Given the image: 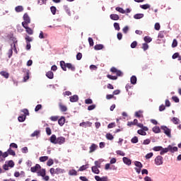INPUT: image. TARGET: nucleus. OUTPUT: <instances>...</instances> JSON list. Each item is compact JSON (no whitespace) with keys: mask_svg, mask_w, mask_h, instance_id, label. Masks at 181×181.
Segmentation results:
<instances>
[{"mask_svg":"<svg viewBox=\"0 0 181 181\" xmlns=\"http://www.w3.org/2000/svg\"><path fill=\"white\" fill-rule=\"evenodd\" d=\"M60 66L61 69H62L64 71H67V69L71 71H76V66H74L71 63H66L64 61H61Z\"/></svg>","mask_w":181,"mask_h":181,"instance_id":"nucleus-1","label":"nucleus"},{"mask_svg":"<svg viewBox=\"0 0 181 181\" xmlns=\"http://www.w3.org/2000/svg\"><path fill=\"white\" fill-rule=\"evenodd\" d=\"M23 21L22 26H25L30 23V17H29V15L27 13L23 15Z\"/></svg>","mask_w":181,"mask_h":181,"instance_id":"nucleus-2","label":"nucleus"},{"mask_svg":"<svg viewBox=\"0 0 181 181\" xmlns=\"http://www.w3.org/2000/svg\"><path fill=\"white\" fill-rule=\"evenodd\" d=\"M98 168H101L100 165H98V161H95V166H93L91 168L93 173H95V175L100 174V170Z\"/></svg>","mask_w":181,"mask_h":181,"instance_id":"nucleus-3","label":"nucleus"},{"mask_svg":"<svg viewBox=\"0 0 181 181\" xmlns=\"http://www.w3.org/2000/svg\"><path fill=\"white\" fill-rule=\"evenodd\" d=\"M161 129L162 131H163L164 134H165V135H167V136H168V138H171L172 134H170L171 130L170 129L168 128V127L166 126H161Z\"/></svg>","mask_w":181,"mask_h":181,"instance_id":"nucleus-4","label":"nucleus"},{"mask_svg":"<svg viewBox=\"0 0 181 181\" xmlns=\"http://www.w3.org/2000/svg\"><path fill=\"white\" fill-rule=\"evenodd\" d=\"M155 164L157 166H160V165H163V157L161 156H158L154 160Z\"/></svg>","mask_w":181,"mask_h":181,"instance_id":"nucleus-5","label":"nucleus"},{"mask_svg":"<svg viewBox=\"0 0 181 181\" xmlns=\"http://www.w3.org/2000/svg\"><path fill=\"white\" fill-rule=\"evenodd\" d=\"M110 71L112 73H116L117 76H122V72L118 69H117V68L112 66L111 69H110Z\"/></svg>","mask_w":181,"mask_h":181,"instance_id":"nucleus-6","label":"nucleus"},{"mask_svg":"<svg viewBox=\"0 0 181 181\" xmlns=\"http://www.w3.org/2000/svg\"><path fill=\"white\" fill-rule=\"evenodd\" d=\"M40 169H42V167L39 164H36L34 167H31L30 170L33 173H36L37 170H40Z\"/></svg>","mask_w":181,"mask_h":181,"instance_id":"nucleus-7","label":"nucleus"},{"mask_svg":"<svg viewBox=\"0 0 181 181\" xmlns=\"http://www.w3.org/2000/svg\"><path fill=\"white\" fill-rule=\"evenodd\" d=\"M59 110H60V111H62V112H66V111H67V106H66L64 104H63V103L59 102Z\"/></svg>","mask_w":181,"mask_h":181,"instance_id":"nucleus-8","label":"nucleus"},{"mask_svg":"<svg viewBox=\"0 0 181 181\" xmlns=\"http://www.w3.org/2000/svg\"><path fill=\"white\" fill-rule=\"evenodd\" d=\"M65 142H66V138H64V136H59L57 138V144H58L59 145H62Z\"/></svg>","mask_w":181,"mask_h":181,"instance_id":"nucleus-9","label":"nucleus"},{"mask_svg":"<svg viewBox=\"0 0 181 181\" xmlns=\"http://www.w3.org/2000/svg\"><path fill=\"white\" fill-rule=\"evenodd\" d=\"M178 148L177 146H172L171 145L168 146V152H171V153H175V152H177Z\"/></svg>","mask_w":181,"mask_h":181,"instance_id":"nucleus-10","label":"nucleus"},{"mask_svg":"<svg viewBox=\"0 0 181 181\" xmlns=\"http://www.w3.org/2000/svg\"><path fill=\"white\" fill-rule=\"evenodd\" d=\"M23 28L25 29V32L26 33H28V35H33V30H32V28H29V26L23 25Z\"/></svg>","mask_w":181,"mask_h":181,"instance_id":"nucleus-11","label":"nucleus"},{"mask_svg":"<svg viewBox=\"0 0 181 181\" xmlns=\"http://www.w3.org/2000/svg\"><path fill=\"white\" fill-rule=\"evenodd\" d=\"M123 162L124 163H125V165H127L128 166L131 165V164L132 163V161L131 160V159L127 157L123 158Z\"/></svg>","mask_w":181,"mask_h":181,"instance_id":"nucleus-12","label":"nucleus"},{"mask_svg":"<svg viewBox=\"0 0 181 181\" xmlns=\"http://www.w3.org/2000/svg\"><path fill=\"white\" fill-rule=\"evenodd\" d=\"M65 122L66 119L64 118V117H62L60 119H58V124L59 125H60V127H63Z\"/></svg>","mask_w":181,"mask_h":181,"instance_id":"nucleus-13","label":"nucleus"},{"mask_svg":"<svg viewBox=\"0 0 181 181\" xmlns=\"http://www.w3.org/2000/svg\"><path fill=\"white\" fill-rule=\"evenodd\" d=\"M81 127H85V128H86V127H91V125H93V123L90 122H83L80 123L79 124Z\"/></svg>","mask_w":181,"mask_h":181,"instance_id":"nucleus-14","label":"nucleus"},{"mask_svg":"<svg viewBox=\"0 0 181 181\" xmlns=\"http://www.w3.org/2000/svg\"><path fill=\"white\" fill-rule=\"evenodd\" d=\"M71 103H77L78 101V96L77 95H74L70 97Z\"/></svg>","mask_w":181,"mask_h":181,"instance_id":"nucleus-15","label":"nucleus"},{"mask_svg":"<svg viewBox=\"0 0 181 181\" xmlns=\"http://www.w3.org/2000/svg\"><path fill=\"white\" fill-rule=\"evenodd\" d=\"M66 171L64 169H62L60 168H57L55 169V174L56 175H62V173H64Z\"/></svg>","mask_w":181,"mask_h":181,"instance_id":"nucleus-16","label":"nucleus"},{"mask_svg":"<svg viewBox=\"0 0 181 181\" xmlns=\"http://www.w3.org/2000/svg\"><path fill=\"white\" fill-rule=\"evenodd\" d=\"M46 76L50 80H52V78H54V74H53V71H49L48 72H47Z\"/></svg>","mask_w":181,"mask_h":181,"instance_id":"nucleus-17","label":"nucleus"},{"mask_svg":"<svg viewBox=\"0 0 181 181\" xmlns=\"http://www.w3.org/2000/svg\"><path fill=\"white\" fill-rule=\"evenodd\" d=\"M50 142L52 144H57V138L56 137V135L52 134L51 136V137H50Z\"/></svg>","mask_w":181,"mask_h":181,"instance_id":"nucleus-18","label":"nucleus"},{"mask_svg":"<svg viewBox=\"0 0 181 181\" xmlns=\"http://www.w3.org/2000/svg\"><path fill=\"white\" fill-rule=\"evenodd\" d=\"M97 148H98V146L93 144L90 146V151H89V153H93V152H94V151H95V149H97Z\"/></svg>","mask_w":181,"mask_h":181,"instance_id":"nucleus-19","label":"nucleus"},{"mask_svg":"<svg viewBox=\"0 0 181 181\" xmlns=\"http://www.w3.org/2000/svg\"><path fill=\"white\" fill-rule=\"evenodd\" d=\"M110 19H112V21H119V16H118L117 14H111L110 16Z\"/></svg>","mask_w":181,"mask_h":181,"instance_id":"nucleus-20","label":"nucleus"},{"mask_svg":"<svg viewBox=\"0 0 181 181\" xmlns=\"http://www.w3.org/2000/svg\"><path fill=\"white\" fill-rule=\"evenodd\" d=\"M37 173H38V176H42V177H45L46 176V170L42 169Z\"/></svg>","mask_w":181,"mask_h":181,"instance_id":"nucleus-21","label":"nucleus"},{"mask_svg":"<svg viewBox=\"0 0 181 181\" xmlns=\"http://www.w3.org/2000/svg\"><path fill=\"white\" fill-rule=\"evenodd\" d=\"M86 169H88V164L83 165L81 166L79 168V169L78 170V172H83V171L86 170Z\"/></svg>","mask_w":181,"mask_h":181,"instance_id":"nucleus-22","label":"nucleus"},{"mask_svg":"<svg viewBox=\"0 0 181 181\" xmlns=\"http://www.w3.org/2000/svg\"><path fill=\"white\" fill-rule=\"evenodd\" d=\"M95 50H103L104 49V45L102 44L96 45L94 47Z\"/></svg>","mask_w":181,"mask_h":181,"instance_id":"nucleus-23","label":"nucleus"},{"mask_svg":"<svg viewBox=\"0 0 181 181\" xmlns=\"http://www.w3.org/2000/svg\"><path fill=\"white\" fill-rule=\"evenodd\" d=\"M169 152V148H164L162 147L161 151L160 152V155H165V153H168Z\"/></svg>","mask_w":181,"mask_h":181,"instance_id":"nucleus-24","label":"nucleus"},{"mask_svg":"<svg viewBox=\"0 0 181 181\" xmlns=\"http://www.w3.org/2000/svg\"><path fill=\"white\" fill-rule=\"evenodd\" d=\"M69 175L70 176H77V171L74 169L70 170L69 171Z\"/></svg>","mask_w":181,"mask_h":181,"instance_id":"nucleus-25","label":"nucleus"},{"mask_svg":"<svg viewBox=\"0 0 181 181\" xmlns=\"http://www.w3.org/2000/svg\"><path fill=\"white\" fill-rule=\"evenodd\" d=\"M7 153L8 155H11L12 156H16V153H15V151L12 150V148H9L7 151Z\"/></svg>","mask_w":181,"mask_h":181,"instance_id":"nucleus-26","label":"nucleus"},{"mask_svg":"<svg viewBox=\"0 0 181 181\" xmlns=\"http://www.w3.org/2000/svg\"><path fill=\"white\" fill-rule=\"evenodd\" d=\"M135 115L137 118H144V115H142V111L141 110L136 112Z\"/></svg>","mask_w":181,"mask_h":181,"instance_id":"nucleus-27","label":"nucleus"},{"mask_svg":"<svg viewBox=\"0 0 181 181\" xmlns=\"http://www.w3.org/2000/svg\"><path fill=\"white\" fill-rule=\"evenodd\" d=\"M40 162H46V160H49V156H41L39 158Z\"/></svg>","mask_w":181,"mask_h":181,"instance_id":"nucleus-28","label":"nucleus"},{"mask_svg":"<svg viewBox=\"0 0 181 181\" xmlns=\"http://www.w3.org/2000/svg\"><path fill=\"white\" fill-rule=\"evenodd\" d=\"M134 165H135V166H136V168H139L140 169H142V168H144L142 163H141L139 161H135Z\"/></svg>","mask_w":181,"mask_h":181,"instance_id":"nucleus-29","label":"nucleus"},{"mask_svg":"<svg viewBox=\"0 0 181 181\" xmlns=\"http://www.w3.org/2000/svg\"><path fill=\"white\" fill-rule=\"evenodd\" d=\"M134 19H142L144 18V13H137L134 16Z\"/></svg>","mask_w":181,"mask_h":181,"instance_id":"nucleus-30","label":"nucleus"},{"mask_svg":"<svg viewBox=\"0 0 181 181\" xmlns=\"http://www.w3.org/2000/svg\"><path fill=\"white\" fill-rule=\"evenodd\" d=\"M0 74L3 76L5 78H9V74L6 71H1L0 72Z\"/></svg>","mask_w":181,"mask_h":181,"instance_id":"nucleus-31","label":"nucleus"},{"mask_svg":"<svg viewBox=\"0 0 181 181\" xmlns=\"http://www.w3.org/2000/svg\"><path fill=\"white\" fill-rule=\"evenodd\" d=\"M153 132H154L155 134H160V128H159V127H154L153 128Z\"/></svg>","mask_w":181,"mask_h":181,"instance_id":"nucleus-32","label":"nucleus"},{"mask_svg":"<svg viewBox=\"0 0 181 181\" xmlns=\"http://www.w3.org/2000/svg\"><path fill=\"white\" fill-rule=\"evenodd\" d=\"M172 122H173L175 125L179 124V122H180V120L177 117H173L172 119Z\"/></svg>","mask_w":181,"mask_h":181,"instance_id":"nucleus-33","label":"nucleus"},{"mask_svg":"<svg viewBox=\"0 0 181 181\" xmlns=\"http://www.w3.org/2000/svg\"><path fill=\"white\" fill-rule=\"evenodd\" d=\"M144 40L146 43H151L152 42V38L149 36H146L144 37Z\"/></svg>","mask_w":181,"mask_h":181,"instance_id":"nucleus-34","label":"nucleus"},{"mask_svg":"<svg viewBox=\"0 0 181 181\" xmlns=\"http://www.w3.org/2000/svg\"><path fill=\"white\" fill-rule=\"evenodd\" d=\"M16 12H22L23 11V6H18L15 8Z\"/></svg>","mask_w":181,"mask_h":181,"instance_id":"nucleus-35","label":"nucleus"},{"mask_svg":"<svg viewBox=\"0 0 181 181\" xmlns=\"http://www.w3.org/2000/svg\"><path fill=\"white\" fill-rule=\"evenodd\" d=\"M140 8H141V9H149V8H151V5L148 4L140 5Z\"/></svg>","mask_w":181,"mask_h":181,"instance_id":"nucleus-36","label":"nucleus"},{"mask_svg":"<svg viewBox=\"0 0 181 181\" xmlns=\"http://www.w3.org/2000/svg\"><path fill=\"white\" fill-rule=\"evenodd\" d=\"M25 119H26V115L19 116V117H18V120L19 121V122H25Z\"/></svg>","mask_w":181,"mask_h":181,"instance_id":"nucleus-37","label":"nucleus"},{"mask_svg":"<svg viewBox=\"0 0 181 181\" xmlns=\"http://www.w3.org/2000/svg\"><path fill=\"white\" fill-rule=\"evenodd\" d=\"M137 134H139V135H142L143 136H145V135H146V132L144 131L143 129H139L137 131Z\"/></svg>","mask_w":181,"mask_h":181,"instance_id":"nucleus-38","label":"nucleus"},{"mask_svg":"<svg viewBox=\"0 0 181 181\" xmlns=\"http://www.w3.org/2000/svg\"><path fill=\"white\" fill-rule=\"evenodd\" d=\"M141 49H143V50H144V52H145V51L148 50V49H149V45H148L147 43H143Z\"/></svg>","mask_w":181,"mask_h":181,"instance_id":"nucleus-39","label":"nucleus"},{"mask_svg":"<svg viewBox=\"0 0 181 181\" xmlns=\"http://www.w3.org/2000/svg\"><path fill=\"white\" fill-rule=\"evenodd\" d=\"M153 151H154V152H159V151H162V146H154L153 148Z\"/></svg>","mask_w":181,"mask_h":181,"instance_id":"nucleus-40","label":"nucleus"},{"mask_svg":"<svg viewBox=\"0 0 181 181\" xmlns=\"http://www.w3.org/2000/svg\"><path fill=\"white\" fill-rule=\"evenodd\" d=\"M7 165H8V168H13V166H15V163H13V160H11L7 162Z\"/></svg>","mask_w":181,"mask_h":181,"instance_id":"nucleus-41","label":"nucleus"},{"mask_svg":"<svg viewBox=\"0 0 181 181\" xmlns=\"http://www.w3.org/2000/svg\"><path fill=\"white\" fill-rule=\"evenodd\" d=\"M25 39L26 43H30V42L33 41V38L30 37L29 35H26Z\"/></svg>","mask_w":181,"mask_h":181,"instance_id":"nucleus-42","label":"nucleus"},{"mask_svg":"<svg viewBox=\"0 0 181 181\" xmlns=\"http://www.w3.org/2000/svg\"><path fill=\"white\" fill-rule=\"evenodd\" d=\"M130 81L132 84H135L136 83V76H132L130 78Z\"/></svg>","mask_w":181,"mask_h":181,"instance_id":"nucleus-43","label":"nucleus"},{"mask_svg":"<svg viewBox=\"0 0 181 181\" xmlns=\"http://www.w3.org/2000/svg\"><path fill=\"white\" fill-rule=\"evenodd\" d=\"M106 138L107 139H108L109 141H112V139H114V136H112V134L107 133L106 134Z\"/></svg>","mask_w":181,"mask_h":181,"instance_id":"nucleus-44","label":"nucleus"},{"mask_svg":"<svg viewBox=\"0 0 181 181\" xmlns=\"http://www.w3.org/2000/svg\"><path fill=\"white\" fill-rule=\"evenodd\" d=\"M115 9L117 11V12H119V13H125V10L121 7H116Z\"/></svg>","mask_w":181,"mask_h":181,"instance_id":"nucleus-45","label":"nucleus"},{"mask_svg":"<svg viewBox=\"0 0 181 181\" xmlns=\"http://www.w3.org/2000/svg\"><path fill=\"white\" fill-rule=\"evenodd\" d=\"M50 10H51L52 15H56V11H57V9L56 8V7L54 6H51Z\"/></svg>","mask_w":181,"mask_h":181,"instance_id":"nucleus-46","label":"nucleus"},{"mask_svg":"<svg viewBox=\"0 0 181 181\" xmlns=\"http://www.w3.org/2000/svg\"><path fill=\"white\" fill-rule=\"evenodd\" d=\"M40 134V131L35 130L33 134H31L30 136H37Z\"/></svg>","mask_w":181,"mask_h":181,"instance_id":"nucleus-47","label":"nucleus"},{"mask_svg":"<svg viewBox=\"0 0 181 181\" xmlns=\"http://www.w3.org/2000/svg\"><path fill=\"white\" fill-rule=\"evenodd\" d=\"M132 144H138V137L136 136H134L131 140Z\"/></svg>","mask_w":181,"mask_h":181,"instance_id":"nucleus-48","label":"nucleus"},{"mask_svg":"<svg viewBox=\"0 0 181 181\" xmlns=\"http://www.w3.org/2000/svg\"><path fill=\"white\" fill-rule=\"evenodd\" d=\"M53 163H54V161L53 160V159L49 158L47 162V166H52V165H53Z\"/></svg>","mask_w":181,"mask_h":181,"instance_id":"nucleus-49","label":"nucleus"},{"mask_svg":"<svg viewBox=\"0 0 181 181\" xmlns=\"http://www.w3.org/2000/svg\"><path fill=\"white\" fill-rule=\"evenodd\" d=\"M107 78H110V80H117V78H118L117 76H112V75H110V74H107Z\"/></svg>","mask_w":181,"mask_h":181,"instance_id":"nucleus-50","label":"nucleus"},{"mask_svg":"<svg viewBox=\"0 0 181 181\" xmlns=\"http://www.w3.org/2000/svg\"><path fill=\"white\" fill-rule=\"evenodd\" d=\"M49 119L51 121H53L54 122H56V121L59 120V116H52Z\"/></svg>","mask_w":181,"mask_h":181,"instance_id":"nucleus-51","label":"nucleus"},{"mask_svg":"<svg viewBox=\"0 0 181 181\" xmlns=\"http://www.w3.org/2000/svg\"><path fill=\"white\" fill-rule=\"evenodd\" d=\"M154 29L156 30H160V24H159V23H156L154 25Z\"/></svg>","mask_w":181,"mask_h":181,"instance_id":"nucleus-52","label":"nucleus"},{"mask_svg":"<svg viewBox=\"0 0 181 181\" xmlns=\"http://www.w3.org/2000/svg\"><path fill=\"white\" fill-rule=\"evenodd\" d=\"M12 54H13V50L11 47L8 52V59H11V57H12Z\"/></svg>","mask_w":181,"mask_h":181,"instance_id":"nucleus-53","label":"nucleus"},{"mask_svg":"<svg viewBox=\"0 0 181 181\" xmlns=\"http://www.w3.org/2000/svg\"><path fill=\"white\" fill-rule=\"evenodd\" d=\"M116 153L117 155H119L120 156H125V153H124V151H121V150H118L116 151Z\"/></svg>","mask_w":181,"mask_h":181,"instance_id":"nucleus-54","label":"nucleus"},{"mask_svg":"<svg viewBox=\"0 0 181 181\" xmlns=\"http://www.w3.org/2000/svg\"><path fill=\"white\" fill-rule=\"evenodd\" d=\"M177 47V40L174 39L172 43V47Z\"/></svg>","mask_w":181,"mask_h":181,"instance_id":"nucleus-55","label":"nucleus"},{"mask_svg":"<svg viewBox=\"0 0 181 181\" xmlns=\"http://www.w3.org/2000/svg\"><path fill=\"white\" fill-rule=\"evenodd\" d=\"M136 46H138V42L136 41H134L132 44H131V47L132 49H135V47H136Z\"/></svg>","mask_w":181,"mask_h":181,"instance_id":"nucleus-56","label":"nucleus"},{"mask_svg":"<svg viewBox=\"0 0 181 181\" xmlns=\"http://www.w3.org/2000/svg\"><path fill=\"white\" fill-rule=\"evenodd\" d=\"M114 28L116 30H119L121 28H119V23H114Z\"/></svg>","mask_w":181,"mask_h":181,"instance_id":"nucleus-57","label":"nucleus"},{"mask_svg":"<svg viewBox=\"0 0 181 181\" xmlns=\"http://www.w3.org/2000/svg\"><path fill=\"white\" fill-rule=\"evenodd\" d=\"M153 156V153H148L146 155L145 158L146 159H151Z\"/></svg>","mask_w":181,"mask_h":181,"instance_id":"nucleus-58","label":"nucleus"},{"mask_svg":"<svg viewBox=\"0 0 181 181\" xmlns=\"http://www.w3.org/2000/svg\"><path fill=\"white\" fill-rule=\"evenodd\" d=\"M82 57H83V54H81V52H78L76 54V60H81Z\"/></svg>","mask_w":181,"mask_h":181,"instance_id":"nucleus-59","label":"nucleus"},{"mask_svg":"<svg viewBox=\"0 0 181 181\" xmlns=\"http://www.w3.org/2000/svg\"><path fill=\"white\" fill-rule=\"evenodd\" d=\"M29 78V71H27L25 76L23 77V81L26 82V81Z\"/></svg>","mask_w":181,"mask_h":181,"instance_id":"nucleus-60","label":"nucleus"},{"mask_svg":"<svg viewBox=\"0 0 181 181\" xmlns=\"http://www.w3.org/2000/svg\"><path fill=\"white\" fill-rule=\"evenodd\" d=\"M151 144V139H147L144 141L143 145H149Z\"/></svg>","mask_w":181,"mask_h":181,"instance_id":"nucleus-61","label":"nucleus"},{"mask_svg":"<svg viewBox=\"0 0 181 181\" xmlns=\"http://www.w3.org/2000/svg\"><path fill=\"white\" fill-rule=\"evenodd\" d=\"M40 110H42V105H37L35 108V112H37Z\"/></svg>","mask_w":181,"mask_h":181,"instance_id":"nucleus-62","label":"nucleus"},{"mask_svg":"<svg viewBox=\"0 0 181 181\" xmlns=\"http://www.w3.org/2000/svg\"><path fill=\"white\" fill-rule=\"evenodd\" d=\"M85 104H93V100H91L90 98L86 99Z\"/></svg>","mask_w":181,"mask_h":181,"instance_id":"nucleus-63","label":"nucleus"},{"mask_svg":"<svg viewBox=\"0 0 181 181\" xmlns=\"http://www.w3.org/2000/svg\"><path fill=\"white\" fill-rule=\"evenodd\" d=\"M172 100H174L175 103H179L180 101L179 98H177V96H173Z\"/></svg>","mask_w":181,"mask_h":181,"instance_id":"nucleus-64","label":"nucleus"}]
</instances>
